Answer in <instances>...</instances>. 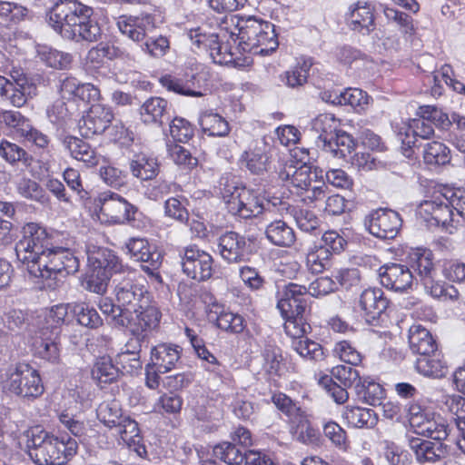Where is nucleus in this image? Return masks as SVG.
<instances>
[{"label":"nucleus","mask_w":465,"mask_h":465,"mask_svg":"<svg viewBox=\"0 0 465 465\" xmlns=\"http://www.w3.org/2000/svg\"><path fill=\"white\" fill-rule=\"evenodd\" d=\"M49 25L63 38L81 42H96L102 35L94 9L78 0H59L49 12Z\"/></svg>","instance_id":"1"},{"label":"nucleus","mask_w":465,"mask_h":465,"mask_svg":"<svg viewBox=\"0 0 465 465\" xmlns=\"http://www.w3.org/2000/svg\"><path fill=\"white\" fill-rule=\"evenodd\" d=\"M223 24L230 39L242 52L267 55L279 45L274 25L270 22L235 15L226 17Z\"/></svg>","instance_id":"2"},{"label":"nucleus","mask_w":465,"mask_h":465,"mask_svg":"<svg viewBox=\"0 0 465 465\" xmlns=\"http://www.w3.org/2000/svg\"><path fill=\"white\" fill-rule=\"evenodd\" d=\"M454 211L465 220L464 191L444 188L419 206V213L430 226L441 227L450 234L455 233L460 226V221L454 218Z\"/></svg>","instance_id":"3"},{"label":"nucleus","mask_w":465,"mask_h":465,"mask_svg":"<svg viewBox=\"0 0 465 465\" xmlns=\"http://www.w3.org/2000/svg\"><path fill=\"white\" fill-rule=\"evenodd\" d=\"M25 436L28 454L38 465H64L77 452L75 440L59 439L40 426L26 430Z\"/></svg>","instance_id":"4"},{"label":"nucleus","mask_w":465,"mask_h":465,"mask_svg":"<svg viewBox=\"0 0 465 465\" xmlns=\"http://www.w3.org/2000/svg\"><path fill=\"white\" fill-rule=\"evenodd\" d=\"M74 241L68 233L55 230H46L35 223L23 227V237L15 244L17 259L25 262L38 255L57 251L71 250Z\"/></svg>","instance_id":"5"},{"label":"nucleus","mask_w":465,"mask_h":465,"mask_svg":"<svg viewBox=\"0 0 465 465\" xmlns=\"http://www.w3.org/2000/svg\"><path fill=\"white\" fill-rule=\"evenodd\" d=\"M221 193L227 210L243 219L258 216L264 210L263 198L236 178H223Z\"/></svg>","instance_id":"6"},{"label":"nucleus","mask_w":465,"mask_h":465,"mask_svg":"<svg viewBox=\"0 0 465 465\" xmlns=\"http://www.w3.org/2000/svg\"><path fill=\"white\" fill-rule=\"evenodd\" d=\"M24 263L31 276L45 280L64 278L79 270V260L72 250L46 252Z\"/></svg>","instance_id":"7"},{"label":"nucleus","mask_w":465,"mask_h":465,"mask_svg":"<svg viewBox=\"0 0 465 465\" xmlns=\"http://www.w3.org/2000/svg\"><path fill=\"white\" fill-rule=\"evenodd\" d=\"M95 212L102 223L124 224L134 220L137 208L120 194L107 191L94 200Z\"/></svg>","instance_id":"8"},{"label":"nucleus","mask_w":465,"mask_h":465,"mask_svg":"<svg viewBox=\"0 0 465 465\" xmlns=\"http://www.w3.org/2000/svg\"><path fill=\"white\" fill-rule=\"evenodd\" d=\"M8 76L0 75V96L21 107L35 95V85L20 67H12Z\"/></svg>","instance_id":"9"},{"label":"nucleus","mask_w":465,"mask_h":465,"mask_svg":"<svg viewBox=\"0 0 465 465\" xmlns=\"http://www.w3.org/2000/svg\"><path fill=\"white\" fill-rule=\"evenodd\" d=\"M7 389L23 398H37L44 391L38 371L26 363H18L8 371Z\"/></svg>","instance_id":"10"},{"label":"nucleus","mask_w":465,"mask_h":465,"mask_svg":"<svg viewBox=\"0 0 465 465\" xmlns=\"http://www.w3.org/2000/svg\"><path fill=\"white\" fill-rule=\"evenodd\" d=\"M180 264L183 272L197 282L209 280L213 272V259L210 253L194 244L179 250Z\"/></svg>","instance_id":"11"},{"label":"nucleus","mask_w":465,"mask_h":465,"mask_svg":"<svg viewBox=\"0 0 465 465\" xmlns=\"http://www.w3.org/2000/svg\"><path fill=\"white\" fill-rule=\"evenodd\" d=\"M114 296L124 311L132 313L139 305L145 306L147 298L151 296L147 288L132 278L130 274L114 279Z\"/></svg>","instance_id":"12"},{"label":"nucleus","mask_w":465,"mask_h":465,"mask_svg":"<svg viewBox=\"0 0 465 465\" xmlns=\"http://www.w3.org/2000/svg\"><path fill=\"white\" fill-rule=\"evenodd\" d=\"M364 224L373 236L380 239H393L401 227L402 220L397 212L380 208L366 216Z\"/></svg>","instance_id":"13"},{"label":"nucleus","mask_w":465,"mask_h":465,"mask_svg":"<svg viewBox=\"0 0 465 465\" xmlns=\"http://www.w3.org/2000/svg\"><path fill=\"white\" fill-rule=\"evenodd\" d=\"M218 250L222 258L229 263L246 262L252 252V241L236 232L229 231L219 237Z\"/></svg>","instance_id":"14"},{"label":"nucleus","mask_w":465,"mask_h":465,"mask_svg":"<svg viewBox=\"0 0 465 465\" xmlns=\"http://www.w3.org/2000/svg\"><path fill=\"white\" fill-rule=\"evenodd\" d=\"M279 179L292 186V192L301 194V192L311 186L313 182L311 166L295 162L292 159L279 163L276 171Z\"/></svg>","instance_id":"15"},{"label":"nucleus","mask_w":465,"mask_h":465,"mask_svg":"<svg viewBox=\"0 0 465 465\" xmlns=\"http://www.w3.org/2000/svg\"><path fill=\"white\" fill-rule=\"evenodd\" d=\"M277 308L282 317H297L303 315L307 307L305 295L307 289L304 285L290 282L283 286L279 292Z\"/></svg>","instance_id":"16"},{"label":"nucleus","mask_w":465,"mask_h":465,"mask_svg":"<svg viewBox=\"0 0 465 465\" xmlns=\"http://www.w3.org/2000/svg\"><path fill=\"white\" fill-rule=\"evenodd\" d=\"M119 31L134 42L141 43L155 28L154 16L148 13L138 15H121L117 20Z\"/></svg>","instance_id":"17"},{"label":"nucleus","mask_w":465,"mask_h":465,"mask_svg":"<svg viewBox=\"0 0 465 465\" xmlns=\"http://www.w3.org/2000/svg\"><path fill=\"white\" fill-rule=\"evenodd\" d=\"M389 305V301L380 288L364 290L358 301L361 316L371 325H377Z\"/></svg>","instance_id":"18"},{"label":"nucleus","mask_w":465,"mask_h":465,"mask_svg":"<svg viewBox=\"0 0 465 465\" xmlns=\"http://www.w3.org/2000/svg\"><path fill=\"white\" fill-rule=\"evenodd\" d=\"M381 284L395 292H405L411 289L414 276L411 269L401 263H389L379 269Z\"/></svg>","instance_id":"19"},{"label":"nucleus","mask_w":465,"mask_h":465,"mask_svg":"<svg viewBox=\"0 0 465 465\" xmlns=\"http://www.w3.org/2000/svg\"><path fill=\"white\" fill-rule=\"evenodd\" d=\"M114 120L112 109L106 105L93 104L79 121V130L83 136L91 137L101 134L110 127Z\"/></svg>","instance_id":"20"},{"label":"nucleus","mask_w":465,"mask_h":465,"mask_svg":"<svg viewBox=\"0 0 465 465\" xmlns=\"http://www.w3.org/2000/svg\"><path fill=\"white\" fill-rule=\"evenodd\" d=\"M240 163L252 174H262L270 165L269 146L263 140L253 142L241 157Z\"/></svg>","instance_id":"21"},{"label":"nucleus","mask_w":465,"mask_h":465,"mask_svg":"<svg viewBox=\"0 0 465 465\" xmlns=\"http://www.w3.org/2000/svg\"><path fill=\"white\" fill-rule=\"evenodd\" d=\"M121 420L120 424L114 429L113 434L119 437L120 440L138 456L143 457L146 454V449L142 443L138 423L130 416H125Z\"/></svg>","instance_id":"22"},{"label":"nucleus","mask_w":465,"mask_h":465,"mask_svg":"<svg viewBox=\"0 0 465 465\" xmlns=\"http://www.w3.org/2000/svg\"><path fill=\"white\" fill-rule=\"evenodd\" d=\"M411 426L417 434L440 442L449 434L448 425L440 415L425 414L423 419L415 417L412 419Z\"/></svg>","instance_id":"23"},{"label":"nucleus","mask_w":465,"mask_h":465,"mask_svg":"<svg viewBox=\"0 0 465 465\" xmlns=\"http://www.w3.org/2000/svg\"><path fill=\"white\" fill-rule=\"evenodd\" d=\"M181 358L179 346L171 343H160L151 350L150 363L160 373H166L175 368Z\"/></svg>","instance_id":"24"},{"label":"nucleus","mask_w":465,"mask_h":465,"mask_svg":"<svg viewBox=\"0 0 465 465\" xmlns=\"http://www.w3.org/2000/svg\"><path fill=\"white\" fill-rule=\"evenodd\" d=\"M340 122L332 114H321L312 121V130L316 134V144L319 148H330L335 134L339 131Z\"/></svg>","instance_id":"25"},{"label":"nucleus","mask_w":465,"mask_h":465,"mask_svg":"<svg viewBox=\"0 0 465 465\" xmlns=\"http://www.w3.org/2000/svg\"><path fill=\"white\" fill-rule=\"evenodd\" d=\"M125 248L134 260L146 262L153 269L162 262L161 253L145 238H131L125 242Z\"/></svg>","instance_id":"26"},{"label":"nucleus","mask_w":465,"mask_h":465,"mask_svg":"<svg viewBox=\"0 0 465 465\" xmlns=\"http://www.w3.org/2000/svg\"><path fill=\"white\" fill-rule=\"evenodd\" d=\"M88 266L109 273H119L124 272V265L115 254L110 249L104 247H94L88 251Z\"/></svg>","instance_id":"27"},{"label":"nucleus","mask_w":465,"mask_h":465,"mask_svg":"<svg viewBox=\"0 0 465 465\" xmlns=\"http://www.w3.org/2000/svg\"><path fill=\"white\" fill-rule=\"evenodd\" d=\"M139 114L143 124L161 126L170 119L169 104L162 97H150L141 105Z\"/></svg>","instance_id":"28"},{"label":"nucleus","mask_w":465,"mask_h":465,"mask_svg":"<svg viewBox=\"0 0 465 465\" xmlns=\"http://www.w3.org/2000/svg\"><path fill=\"white\" fill-rule=\"evenodd\" d=\"M161 319V312L153 302L151 296L147 298L145 306L139 305L130 313V323L135 327H141L142 333L158 326Z\"/></svg>","instance_id":"29"},{"label":"nucleus","mask_w":465,"mask_h":465,"mask_svg":"<svg viewBox=\"0 0 465 465\" xmlns=\"http://www.w3.org/2000/svg\"><path fill=\"white\" fill-rule=\"evenodd\" d=\"M410 448L415 453L419 463H434L444 458L446 447L440 441L432 442L430 440L413 438L410 440Z\"/></svg>","instance_id":"30"},{"label":"nucleus","mask_w":465,"mask_h":465,"mask_svg":"<svg viewBox=\"0 0 465 465\" xmlns=\"http://www.w3.org/2000/svg\"><path fill=\"white\" fill-rule=\"evenodd\" d=\"M131 174L140 181L153 180L160 172V163L156 157L145 153H138L129 162Z\"/></svg>","instance_id":"31"},{"label":"nucleus","mask_w":465,"mask_h":465,"mask_svg":"<svg viewBox=\"0 0 465 465\" xmlns=\"http://www.w3.org/2000/svg\"><path fill=\"white\" fill-rule=\"evenodd\" d=\"M409 345L413 353L429 355L437 351V343L430 331L420 324H413L409 330Z\"/></svg>","instance_id":"32"},{"label":"nucleus","mask_w":465,"mask_h":465,"mask_svg":"<svg viewBox=\"0 0 465 465\" xmlns=\"http://www.w3.org/2000/svg\"><path fill=\"white\" fill-rule=\"evenodd\" d=\"M34 17L33 11L21 4L0 0V23L8 28L30 21Z\"/></svg>","instance_id":"33"},{"label":"nucleus","mask_w":465,"mask_h":465,"mask_svg":"<svg viewBox=\"0 0 465 465\" xmlns=\"http://www.w3.org/2000/svg\"><path fill=\"white\" fill-rule=\"evenodd\" d=\"M63 144L71 156L77 161L84 162L89 167L98 164L100 155L84 140L75 136H66Z\"/></svg>","instance_id":"34"},{"label":"nucleus","mask_w":465,"mask_h":465,"mask_svg":"<svg viewBox=\"0 0 465 465\" xmlns=\"http://www.w3.org/2000/svg\"><path fill=\"white\" fill-rule=\"evenodd\" d=\"M208 318L211 322H215L218 328L232 333H240L244 329L243 318L241 315L225 311L218 304L213 305Z\"/></svg>","instance_id":"35"},{"label":"nucleus","mask_w":465,"mask_h":465,"mask_svg":"<svg viewBox=\"0 0 465 465\" xmlns=\"http://www.w3.org/2000/svg\"><path fill=\"white\" fill-rule=\"evenodd\" d=\"M163 87L168 91L178 94L199 97L203 95L200 90L199 81L195 74L187 76L186 79L178 78L172 75H164L160 79Z\"/></svg>","instance_id":"36"},{"label":"nucleus","mask_w":465,"mask_h":465,"mask_svg":"<svg viewBox=\"0 0 465 465\" xmlns=\"http://www.w3.org/2000/svg\"><path fill=\"white\" fill-rule=\"evenodd\" d=\"M202 131L209 136L224 137L230 133L229 123L213 111H204L199 116Z\"/></svg>","instance_id":"37"},{"label":"nucleus","mask_w":465,"mask_h":465,"mask_svg":"<svg viewBox=\"0 0 465 465\" xmlns=\"http://www.w3.org/2000/svg\"><path fill=\"white\" fill-rule=\"evenodd\" d=\"M265 234L270 242L279 247H291L296 240L293 229L282 220L269 223Z\"/></svg>","instance_id":"38"},{"label":"nucleus","mask_w":465,"mask_h":465,"mask_svg":"<svg viewBox=\"0 0 465 465\" xmlns=\"http://www.w3.org/2000/svg\"><path fill=\"white\" fill-rule=\"evenodd\" d=\"M416 371L427 377L441 378L446 375L447 365L439 353L423 355L415 361Z\"/></svg>","instance_id":"39"},{"label":"nucleus","mask_w":465,"mask_h":465,"mask_svg":"<svg viewBox=\"0 0 465 465\" xmlns=\"http://www.w3.org/2000/svg\"><path fill=\"white\" fill-rule=\"evenodd\" d=\"M355 392L359 401L369 405H381L385 397V390L382 386L370 378L359 381L355 384Z\"/></svg>","instance_id":"40"},{"label":"nucleus","mask_w":465,"mask_h":465,"mask_svg":"<svg viewBox=\"0 0 465 465\" xmlns=\"http://www.w3.org/2000/svg\"><path fill=\"white\" fill-rule=\"evenodd\" d=\"M66 316V305L57 304L53 306L45 312L42 325L39 328V333L60 336L61 327L64 323Z\"/></svg>","instance_id":"41"},{"label":"nucleus","mask_w":465,"mask_h":465,"mask_svg":"<svg viewBox=\"0 0 465 465\" xmlns=\"http://www.w3.org/2000/svg\"><path fill=\"white\" fill-rule=\"evenodd\" d=\"M37 56L47 66L59 70L69 68L73 62L71 54L59 51L48 45H39Z\"/></svg>","instance_id":"42"},{"label":"nucleus","mask_w":465,"mask_h":465,"mask_svg":"<svg viewBox=\"0 0 465 465\" xmlns=\"http://www.w3.org/2000/svg\"><path fill=\"white\" fill-rule=\"evenodd\" d=\"M342 417L355 428H373L378 422V415L373 410L361 407H347Z\"/></svg>","instance_id":"43"},{"label":"nucleus","mask_w":465,"mask_h":465,"mask_svg":"<svg viewBox=\"0 0 465 465\" xmlns=\"http://www.w3.org/2000/svg\"><path fill=\"white\" fill-rule=\"evenodd\" d=\"M434 134V129L425 118L411 119L405 131V138L402 133H400V139L402 144L407 145L410 149L415 143V137L419 136L423 139H429Z\"/></svg>","instance_id":"44"},{"label":"nucleus","mask_w":465,"mask_h":465,"mask_svg":"<svg viewBox=\"0 0 465 465\" xmlns=\"http://www.w3.org/2000/svg\"><path fill=\"white\" fill-rule=\"evenodd\" d=\"M60 336L39 333L35 341V351L39 357L50 362H58L60 359Z\"/></svg>","instance_id":"45"},{"label":"nucleus","mask_w":465,"mask_h":465,"mask_svg":"<svg viewBox=\"0 0 465 465\" xmlns=\"http://www.w3.org/2000/svg\"><path fill=\"white\" fill-rule=\"evenodd\" d=\"M350 21L353 30L369 32L373 25V14L367 3L358 2L350 8Z\"/></svg>","instance_id":"46"},{"label":"nucleus","mask_w":465,"mask_h":465,"mask_svg":"<svg viewBox=\"0 0 465 465\" xmlns=\"http://www.w3.org/2000/svg\"><path fill=\"white\" fill-rule=\"evenodd\" d=\"M423 159L430 165H444L450 161V150L440 142L427 143L423 147Z\"/></svg>","instance_id":"47"},{"label":"nucleus","mask_w":465,"mask_h":465,"mask_svg":"<svg viewBox=\"0 0 465 465\" xmlns=\"http://www.w3.org/2000/svg\"><path fill=\"white\" fill-rule=\"evenodd\" d=\"M0 155L13 165L20 163L28 166L32 163V156L23 147L6 140L0 143Z\"/></svg>","instance_id":"48"},{"label":"nucleus","mask_w":465,"mask_h":465,"mask_svg":"<svg viewBox=\"0 0 465 465\" xmlns=\"http://www.w3.org/2000/svg\"><path fill=\"white\" fill-rule=\"evenodd\" d=\"M332 253L328 251V247H316L311 251L306 257V264L312 273H321L331 267Z\"/></svg>","instance_id":"49"},{"label":"nucleus","mask_w":465,"mask_h":465,"mask_svg":"<svg viewBox=\"0 0 465 465\" xmlns=\"http://www.w3.org/2000/svg\"><path fill=\"white\" fill-rule=\"evenodd\" d=\"M120 404L116 401L103 402L97 409L98 419L112 431L124 419Z\"/></svg>","instance_id":"50"},{"label":"nucleus","mask_w":465,"mask_h":465,"mask_svg":"<svg viewBox=\"0 0 465 465\" xmlns=\"http://www.w3.org/2000/svg\"><path fill=\"white\" fill-rule=\"evenodd\" d=\"M312 63L311 60H304L302 64L292 67L280 75L281 81L288 87L296 88L307 82L309 71Z\"/></svg>","instance_id":"51"},{"label":"nucleus","mask_w":465,"mask_h":465,"mask_svg":"<svg viewBox=\"0 0 465 465\" xmlns=\"http://www.w3.org/2000/svg\"><path fill=\"white\" fill-rule=\"evenodd\" d=\"M99 308L115 327L128 326L130 313L123 310L120 304H114L112 300L104 298L100 301Z\"/></svg>","instance_id":"52"},{"label":"nucleus","mask_w":465,"mask_h":465,"mask_svg":"<svg viewBox=\"0 0 465 465\" xmlns=\"http://www.w3.org/2000/svg\"><path fill=\"white\" fill-rule=\"evenodd\" d=\"M50 123L59 129H65L72 122V113L63 99L54 101L46 110Z\"/></svg>","instance_id":"53"},{"label":"nucleus","mask_w":465,"mask_h":465,"mask_svg":"<svg viewBox=\"0 0 465 465\" xmlns=\"http://www.w3.org/2000/svg\"><path fill=\"white\" fill-rule=\"evenodd\" d=\"M119 374V369L115 367L110 358L97 359L93 369L92 377L99 383H110L115 381Z\"/></svg>","instance_id":"54"},{"label":"nucleus","mask_w":465,"mask_h":465,"mask_svg":"<svg viewBox=\"0 0 465 465\" xmlns=\"http://www.w3.org/2000/svg\"><path fill=\"white\" fill-rule=\"evenodd\" d=\"M213 456L229 465H241L243 462V453L236 444L230 441H223L213 448Z\"/></svg>","instance_id":"55"},{"label":"nucleus","mask_w":465,"mask_h":465,"mask_svg":"<svg viewBox=\"0 0 465 465\" xmlns=\"http://www.w3.org/2000/svg\"><path fill=\"white\" fill-rule=\"evenodd\" d=\"M417 114L419 117L425 118L428 122L432 123L440 130L447 131L451 126L449 115L436 106L421 105L419 107Z\"/></svg>","instance_id":"56"},{"label":"nucleus","mask_w":465,"mask_h":465,"mask_svg":"<svg viewBox=\"0 0 465 465\" xmlns=\"http://www.w3.org/2000/svg\"><path fill=\"white\" fill-rule=\"evenodd\" d=\"M323 434L339 450L345 452L350 449L347 432L337 422L330 420L324 423Z\"/></svg>","instance_id":"57"},{"label":"nucleus","mask_w":465,"mask_h":465,"mask_svg":"<svg viewBox=\"0 0 465 465\" xmlns=\"http://www.w3.org/2000/svg\"><path fill=\"white\" fill-rule=\"evenodd\" d=\"M18 193L28 200L35 201L40 203H46L48 196L45 190L34 180L22 178L16 185Z\"/></svg>","instance_id":"58"},{"label":"nucleus","mask_w":465,"mask_h":465,"mask_svg":"<svg viewBox=\"0 0 465 465\" xmlns=\"http://www.w3.org/2000/svg\"><path fill=\"white\" fill-rule=\"evenodd\" d=\"M292 348L303 359L318 361L322 359L323 351L321 344L303 337L292 341Z\"/></svg>","instance_id":"59"},{"label":"nucleus","mask_w":465,"mask_h":465,"mask_svg":"<svg viewBox=\"0 0 465 465\" xmlns=\"http://www.w3.org/2000/svg\"><path fill=\"white\" fill-rule=\"evenodd\" d=\"M355 147L353 138L344 131L339 130L332 140V145L330 148H323L325 152H330L334 157L345 158Z\"/></svg>","instance_id":"60"},{"label":"nucleus","mask_w":465,"mask_h":465,"mask_svg":"<svg viewBox=\"0 0 465 465\" xmlns=\"http://www.w3.org/2000/svg\"><path fill=\"white\" fill-rule=\"evenodd\" d=\"M112 273L105 272L94 268H89L84 280V287L86 290L97 294H104L108 286Z\"/></svg>","instance_id":"61"},{"label":"nucleus","mask_w":465,"mask_h":465,"mask_svg":"<svg viewBox=\"0 0 465 465\" xmlns=\"http://www.w3.org/2000/svg\"><path fill=\"white\" fill-rule=\"evenodd\" d=\"M411 268L420 278L422 283L431 282V278L435 276V268L430 254L415 253L412 258Z\"/></svg>","instance_id":"62"},{"label":"nucleus","mask_w":465,"mask_h":465,"mask_svg":"<svg viewBox=\"0 0 465 465\" xmlns=\"http://www.w3.org/2000/svg\"><path fill=\"white\" fill-rule=\"evenodd\" d=\"M63 177L67 186L77 194L81 203L87 205L91 202V196L90 193L84 188L80 173L75 169L67 168Z\"/></svg>","instance_id":"63"},{"label":"nucleus","mask_w":465,"mask_h":465,"mask_svg":"<svg viewBox=\"0 0 465 465\" xmlns=\"http://www.w3.org/2000/svg\"><path fill=\"white\" fill-rule=\"evenodd\" d=\"M74 313L77 322L88 328H97L102 324V319L95 309L85 303H78L74 306Z\"/></svg>","instance_id":"64"}]
</instances>
